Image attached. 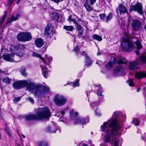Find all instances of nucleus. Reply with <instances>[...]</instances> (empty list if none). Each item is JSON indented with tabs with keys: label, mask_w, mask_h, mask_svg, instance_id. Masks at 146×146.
<instances>
[{
	"label": "nucleus",
	"mask_w": 146,
	"mask_h": 146,
	"mask_svg": "<svg viewBox=\"0 0 146 146\" xmlns=\"http://www.w3.org/2000/svg\"><path fill=\"white\" fill-rule=\"evenodd\" d=\"M121 114V113L118 112H114L112 117L107 121L104 122L101 127L102 131L106 133L104 141L114 146H121L123 142L121 139H117L122 133L119 130L120 126L117 120Z\"/></svg>",
	"instance_id": "obj_1"
},
{
	"label": "nucleus",
	"mask_w": 146,
	"mask_h": 146,
	"mask_svg": "<svg viewBox=\"0 0 146 146\" xmlns=\"http://www.w3.org/2000/svg\"><path fill=\"white\" fill-rule=\"evenodd\" d=\"M13 88L18 89L26 87L30 92L36 97L44 96L49 91L48 88L45 86L37 84L30 80H22L16 81L13 84Z\"/></svg>",
	"instance_id": "obj_2"
},
{
	"label": "nucleus",
	"mask_w": 146,
	"mask_h": 146,
	"mask_svg": "<svg viewBox=\"0 0 146 146\" xmlns=\"http://www.w3.org/2000/svg\"><path fill=\"white\" fill-rule=\"evenodd\" d=\"M10 50L13 53L17 55L19 57L18 60L16 59L15 57V60L14 58V55L13 54H5L2 56L4 60H6L7 61L11 62L15 61L16 62H18L21 61V57H22L25 55L24 50V47L21 45H18L16 46L13 45H11L10 47Z\"/></svg>",
	"instance_id": "obj_3"
},
{
	"label": "nucleus",
	"mask_w": 146,
	"mask_h": 146,
	"mask_svg": "<svg viewBox=\"0 0 146 146\" xmlns=\"http://www.w3.org/2000/svg\"><path fill=\"white\" fill-rule=\"evenodd\" d=\"M51 115L49 108L45 107L38 108L37 114H29L26 116V119L29 121L48 118Z\"/></svg>",
	"instance_id": "obj_4"
},
{
	"label": "nucleus",
	"mask_w": 146,
	"mask_h": 146,
	"mask_svg": "<svg viewBox=\"0 0 146 146\" xmlns=\"http://www.w3.org/2000/svg\"><path fill=\"white\" fill-rule=\"evenodd\" d=\"M78 115V113L77 112H72L71 115L72 117L74 118V123L75 124H81L83 126L89 122L88 118H83L80 117L76 118V117Z\"/></svg>",
	"instance_id": "obj_5"
},
{
	"label": "nucleus",
	"mask_w": 146,
	"mask_h": 146,
	"mask_svg": "<svg viewBox=\"0 0 146 146\" xmlns=\"http://www.w3.org/2000/svg\"><path fill=\"white\" fill-rule=\"evenodd\" d=\"M122 42L123 48L126 51L129 52L133 48V44L130 41L127 35L123 37Z\"/></svg>",
	"instance_id": "obj_6"
},
{
	"label": "nucleus",
	"mask_w": 146,
	"mask_h": 146,
	"mask_svg": "<svg viewBox=\"0 0 146 146\" xmlns=\"http://www.w3.org/2000/svg\"><path fill=\"white\" fill-rule=\"evenodd\" d=\"M17 38L19 41L25 42L31 40L32 36L30 33L23 32L18 33Z\"/></svg>",
	"instance_id": "obj_7"
},
{
	"label": "nucleus",
	"mask_w": 146,
	"mask_h": 146,
	"mask_svg": "<svg viewBox=\"0 0 146 146\" xmlns=\"http://www.w3.org/2000/svg\"><path fill=\"white\" fill-rule=\"evenodd\" d=\"M66 102V99L63 96L59 94L55 96L54 102L57 105L61 106L65 104Z\"/></svg>",
	"instance_id": "obj_8"
},
{
	"label": "nucleus",
	"mask_w": 146,
	"mask_h": 146,
	"mask_svg": "<svg viewBox=\"0 0 146 146\" xmlns=\"http://www.w3.org/2000/svg\"><path fill=\"white\" fill-rule=\"evenodd\" d=\"M142 26V24L139 20L134 19L132 21L131 27L134 31H139Z\"/></svg>",
	"instance_id": "obj_9"
},
{
	"label": "nucleus",
	"mask_w": 146,
	"mask_h": 146,
	"mask_svg": "<svg viewBox=\"0 0 146 146\" xmlns=\"http://www.w3.org/2000/svg\"><path fill=\"white\" fill-rule=\"evenodd\" d=\"M96 0H85L84 5L86 10L88 11H91L93 8L91 6L96 2Z\"/></svg>",
	"instance_id": "obj_10"
},
{
	"label": "nucleus",
	"mask_w": 146,
	"mask_h": 146,
	"mask_svg": "<svg viewBox=\"0 0 146 146\" xmlns=\"http://www.w3.org/2000/svg\"><path fill=\"white\" fill-rule=\"evenodd\" d=\"M54 33V29L52 26L48 25L46 26L44 31V35L45 36L47 37H51L53 36Z\"/></svg>",
	"instance_id": "obj_11"
},
{
	"label": "nucleus",
	"mask_w": 146,
	"mask_h": 146,
	"mask_svg": "<svg viewBox=\"0 0 146 146\" xmlns=\"http://www.w3.org/2000/svg\"><path fill=\"white\" fill-rule=\"evenodd\" d=\"M131 9L134 11H136L140 15H142V7L141 4L139 3H137L135 5L131 6Z\"/></svg>",
	"instance_id": "obj_12"
},
{
	"label": "nucleus",
	"mask_w": 146,
	"mask_h": 146,
	"mask_svg": "<svg viewBox=\"0 0 146 146\" xmlns=\"http://www.w3.org/2000/svg\"><path fill=\"white\" fill-rule=\"evenodd\" d=\"M141 61L138 59L130 63L129 68L131 70H136L138 68V65L141 64Z\"/></svg>",
	"instance_id": "obj_13"
},
{
	"label": "nucleus",
	"mask_w": 146,
	"mask_h": 146,
	"mask_svg": "<svg viewBox=\"0 0 146 146\" xmlns=\"http://www.w3.org/2000/svg\"><path fill=\"white\" fill-rule=\"evenodd\" d=\"M21 14L20 13H18L17 14L16 16H14V15H12L11 17L8 19L7 22L5 26L7 25L8 23H10L12 21H16L21 16Z\"/></svg>",
	"instance_id": "obj_14"
},
{
	"label": "nucleus",
	"mask_w": 146,
	"mask_h": 146,
	"mask_svg": "<svg viewBox=\"0 0 146 146\" xmlns=\"http://www.w3.org/2000/svg\"><path fill=\"white\" fill-rule=\"evenodd\" d=\"M44 44L43 40L40 38L36 39L35 40V44L36 46L40 48L43 46Z\"/></svg>",
	"instance_id": "obj_15"
},
{
	"label": "nucleus",
	"mask_w": 146,
	"mask_h": 146,
	"mask_svg": "<svg viewBox=\"0 0 146 146\" xmlns=\"http://www.w3.org/2000/svg\"><path fill=\"white\" fill-rule=\"evenodd\" d=\"M118 11L120 14H123L127 12V10L124 5L121 4H120L119 5L118 8L117 9V13Z\"/></svg>",
	"instance_id": "obj_16"
},
{
	"label": "nucleus",
	"mask_w": 146,
	"mask_h": 146,
	"mask_svg": "<svg viewBox=\"0 0 146 146\" xmlns=\"http://www.w3.org/2000/svg\"><path fill=\"white\" fill-rule=\"evenodd\" d=\"M32 56L34 57L39 58L40 60L42 61L43 62L44 64H46V61L45 59L42 57L40 54L36 53L34 52H32Z\"/></svg>",
	"instance_id": "obj_17"
},
{
	"label": "nucleus",
	"mask_w": 146,
	"mask_h": 146,
	"mask_svg": "<svg viewBox=\"0 0 146 146\" xmlns=\"http://www.w3.org/2000/svg\"><path fill=\"white\" fill-rule=\"evenodd\" d=\"M116 59L115 58H114L113 60H111L106 65V68L107 70L109 69L112 66L113 64L116 62Z\"/></svg>",
	"instance_id": "obj_18"
},
{
	"label": "nucleus",
	"mask_w": 146,
	"mask_h": 146,
	"mask_svg": "<svg viewBox=\"0 0 146 146\" xmlns=\"http://www.w3.org/2000/svg\"><path fill=\"white\" fill-rule=\"evenodd\" d=\"M40 66L41 68L42 73L43 76L45 78H46L48 77V70L45 67L43 66L42 65H41Z\"/></svg>",
	"instance_id": "obj_19"
},
{
	"label": "nucleus",
	"mask_w": 146,
	"mask_h": 146,
	"mask_svg": "<svg viewBox=\"0 0 146 146\" xmlns=\"http://www.w3.org/2000/svg\"><path fill=\"white\" fill-rule=\"evenodd\" d=\"M85 66H89L91 65L92 64V61L88 56L85 57Z\"/></svg>",
	"instance_id": "obj_20"
},
{
	"label": "nucleus",
	"mask_w": 146,
	"mask_h": 146,
	"mask_svg": "<svg viewBox=\"0 0 146 146\" xmlns=\"http://www.w3.org/2000/svg\"><path fill=\"white\" fill-rule=\"evenodd\" d=\"M135 77L137 79H140L146 77V73L143 72H137L135 74Z\"/></svg>",
	"instance_id": "obj_21"
},
{
	"label": "nucleus",
	"mask_w": 146,
	"mask_h": 146,
	"mask_svg": "<svg viewBox=\"0 0 146 146\" xmlns=\"http://www.w3.org/2000/svg\"><path fill=\"white\" fill-rule=\"evenodd\" d=\"M123 70L121 66H120L117 67L114 72V74L115 76H117L120 72Z\"/></svg>",
	"instance_id": "obj_22"
},
{
	"label": "nucleus",
	"mask_w": 146,
	"mask_h": 146,
	"mask_svg": "<svg viewBox=\"0 0 146 146\" xmlns=\"http://www.w3.org/2000/svg\"><path fill=\"white\" fill-rule=\"evenodd\" d=\"M77 30L78 31L79 36H81L83 34V29L82 27L80 25H77L76 27Z\"/></svg>",
	"instance_id": "obj_23"
},
{
	"label": "nucleus",
	"mask_w": 146,
	"mask_h": 146,
	"mask_svg": "<svg viewBox=\"0 0 146 146\" xmlns=\"http://www.w3.org/2000/svg\"><path fill=\"white\" fill-rule=\"evenodd\" d=\"M92 38L94 40L99 41H101L102 40V37L96 34H94L92 36Z\"/></svg>",
	"instance_id": "obj_24"
},
{
	"label": "nucleus",
	"mask_w": 146,
	"mask_h": 146,
	"mask_svg": "<svg viewBox=\"0 0 146 146\" xmlns=\"http://www.w3.org/2000/svg\"><path fill=\"white\" fill-rule=\"evenodd\" d=\"M95 88L97 90H98L97 92V94L98 96H101V97H103V95L102 94V92L101 90V88L100 86L98 85L97 86H96Z\"/></svg>",
	"instance_id": "obj_25"
},
{
	"label": "nucleus",
	"mask_w": 146,
	"mask_h": 146,
	"mask_svg": "<svg viewBox=\"0 0 146 146\" xmlns=\"http://www.w3.org/2000/svg\"><path fill=\"white\" fill-rule=\"evenodd\" d=\"M52 20H54L55 21H57L59 19V16L56 13H54L53 14L52 16Z\"/></svg>",
	"instance_id": "obj_26"
},
{
	"label": "nucleus",
	"mask_w": 146,
	"mask_h": 146,
	"mask_svg": "<svg viewBox=\"0 0 146 146\" xmlns=\"http://www.w3.org/2000/svg\"><path fill=\"white\" fill-rule=\"evenodd\" d=\"M127 62V60L124 58H120L117 62V63L119 64H125Z\"/></svg>",
	"instance_id": "obj_27"
},
{
	"label": "nucleus",
	"mask_w": 146,
	"mask_h": 146,
	"mask_svg": "<svg viewBox=\"0 0 146 146\" xmlns=\"http://www.w3.org/2000/svg\"><path fill=\"white\" fill-rule=\"evenodd\" d=\"M135 43L137 49L139 50L142 48V46L140 42L139 41H137L135 42Z\"/></svg>",
	"instance_id": "obj_28"
},
{
	"label": "nucleus",
	"mask_w": 146,
	"mask_h": 146,
	"mask_svg": "<svg viewBox=\"0 0 146 146\" xmlns=\"http://www.w3.org/2000/svg\"><path fill=\"white\" fill-rule=\"evenodd\" d=\"M63 28L67 31H72L74 29V27L72 26H64Z\"/></svg>",
	"instance_id": "obj_29"
},
{
	"label": "nucleus",
	"mask_w": 146,
	"mask_h": 146,
	"mask_svg": "<svg viewBox=\"0 0 146 146\" xmlns=\"http://www.w3.org/2000/svg\"><path fill=\"white\" fill-rule=\"evenodd\" d=\"M112 14L111 13H110L109 15L106 17V22L108 23L112 19Z\"/></svg>",
	"instance_id": "obj_30"
},
{
	"label": "nucleus",
	"mask_w": 146,
	"mask_h": 146,
	"mask_svg": "<svg viewBox=\"0 0 146 146\" xmlns=\"http://www.w3.org/2000/svg\"><path fill=\"white\" fill-rule=\"evenodd\" d=\"M11 80V79L10 78H9L8 77L4 78H3L2 80V81L3 82L6 83H10Z\"/></svg>",
	"instance_id": "obj_31"
},
{
	"label": "nucleus",
	"mask_w": 146,
	"mask_h": 146,
	"mask_svg": "<svg viewBox=\"0 0 146 146\" xmlns=\"http://www.w3.org/2000/svg\"><path fill=\"white\" fill-rule=\"evenodd\" d=\"M5 130L8 135L9 136L11 137L12 135V131L10 130L8 127H6L5 128Z\"/></svg>",
	"instance_id": "obj_32"
},
{
	"label": "nucleus",
	"mask_w": 146,
	"mask_h": 146,
	"mask_svg": "<svg viewBox=\"0 0 146 146\" xmlns=\"http://www.w3.org/2000/svg\"><path fill=\"white\" fill-rule=\"evenodd\" d=\"M20 72L21 75L23 76H26L27 74L25 68H21L20 70Z\"/></svg>",
	"instance_id": "obj_33"
},
{
	"label": "nucleus",
	"mask_w": 146,
	"mask_h": 146,
	"mask_svg": "<svg viewBox=\"0 0 146 146\" xmlns=\"http://www.w3.org/2000/svg\"><path fill=\"white\" fill-rule=\"evenodd\" d=\"M127 82L130 86H134V84L133 82V80L132 79H129Z\"/></svg>",
	"instance_id": "obj_34"
},
{
	"label": "nucleus",
	"mask_w": 146,
	"mask_h": 146,
	"mask_svg": "<svg viewBox=\"0 0 146 146\" xmlns=\"http://www.w3.org/2000/svg\"><path fill=\"white\" fill-rule=\"evenodd\" d=\"M79 79H77L73 82V85L75 87H78L79 86Z\"/></svg>",
	"instance_id": "obj_35"
},
{
	"label": "nucleus",
	"mask_w": 146,
	"mask_h": 146,
	"mask_svg": "<svg viewBox=\"0 0 146 146\" xmlns=\"http://www.w3.org/2000/svg\"><path fill=\"white\" fill-rule=\"evenodd\" d=\"M133 123L136 126L139 125V122L137 119H134L133 120Z\"/></svg>",
	"instance_id": "obj_36"
},
{
	"label": "nucleus",
	"mask_w": 146,
	"mask_h": 146,
	"mask_svg": "<svg viewBox=\"0 0 146 146\" xmlns=\"http://www.w3.org/2000/svg\"><path fill=\"white\" fill-rule=\"evenodd\" d=\"M48 145V143L46 141H42L40 143V145L41 146H47Z\"/></svg>",
	"instance_id": "obj_37"
},
{
	"label": "nucleus",
	"mask_w": 146,
	"mask_h": 146,
	"mask_svg": "<svg viewBox=\"0 0 146 146\" xmlns=\"http://www.w3.org/2000/svg\"><path fill=\"white\" fill-rule=\"evenodd\" d=\"M106 16V15L105 13H102L99 15L100 19L102 20H104Z\"/></svg>",
	"instance_id": "obj_38"
},
{
	"label": "nucleus",
	"mask_w": 146,
	"mask_h": 146,
	"mask_svg": "<svg viewBox=\"0 0 146 146\" xmlns=\"http://www.w3.org/2000/svg\"><path fill=\"white\" fill-rule=\"evenodd\" d=\"M26 100H29L32 103H34V100L31 97H29L27 98L26 99Z\"/></svg>",
	"instance_id": "obj_39"
},
{
	"label": "nucleus",
	"mask_w": 146,
	"mask_h": 146,
	"mask_svg": "<svg viewBox=\"0 0 146 146\" xmlns=\"http://www.w3.org/2000/svg\"><path fill=\"white\" fill-rule=\"evenodd\" d=\"M46 60H48L49 62H51L52 60V57H48V56L47 55H46Z\"/></svg>",
	"instance_id": "obj_40"
},
{
	"label": "nucleus",
	"mask_w": 146,
	"mask_h": 146,
	"mask_svg": "<svg viewBox=\"0 0 146 146\" xmlns=\"http://www.w3.org/2000/svg\"><path fill=\"white\" fill-rule=\"evenodd\" d=\"M78 50V46H76L73 50V51L76 53H77Z\"/></svg>",
	"instance_id": "obj_41"
},
{
	"label": "nucleus",
	"mask_w": 146,
	"mask_h": 146,
	"mask_svg": "<svg viewBox=\"0 0 146 146\" xmlns=\"http://www.w3.org/2000/svg\"><path fill=\"white\" fill-rule=\"evenodd\" d=\"M141 60L142 62L146 63V57L142 56L141 58Z\"/></svg>",
	"instance_id": "obj_42"
},
{
	"label": "nucleus",
	"mask_w": 146,
	"mask_h": 146,
	"mask_svg": "<svg viewBox=\"0 0 146 146\" xmlns=\"http://www.w3.org/2000/svg\"><path fill=\"white\" fill-rule=\"evenodd\" d=\"M21 98V97H20L16 98L13 100V101L15 103H17L20 100Z\"/></svg>",
	"instance_id": "obj_43"
},
{
	"label": "nucleus",
	"mask_w": 146,
	"mask_h": 146,
	"mask_svg": "<svg viewBox=\"0 0 146 146\" xmlns=\"http://www.w3.org/2000/svg\"><path fill=\"white\" fill-rule=\"evenodd\" d=\"M15 0H7V2L10 5H12L14 2Z\"/></svg>",
	"instance_id": "obj_44"
},
{
	"label": "nucleus",
	"mask_w": 146,
	"mask_h": 146,
	"mask_svg": "<svg viewBox=\"0 0 146 146\" xmlns=\"http://www.w3.org/2000/svg\"><path fill=\"white\" fill-rule=\"evenodd\" d=\"M47 131L48 132H52V133H55L56 132V130H55L54 131H53L52 130H51V128L50 127H47Z\"/></svg>",
	"instance_id": "obj_45"
},
{
	"label": "nucleus",
	"mask_w": 146,
	"mask_h": 146,
	"mask_svg": "<svg viewBox=\"0 0 146 146\" xmlns=\"http://www.w3.org/2000/svg\"><path fill=\"white\" fill-rule=\"evenodd\" d=\"M52 1H53L54 2L58 3L59 2H62L64 0H51Z\"/></svg>",
	"instance_id": "obj_46"
},
{
	"label": "nucleus",
	"mask_w": 146,
	"mask_h": 146,
	"mask_svg": "<svg viewBox=\"0 0 146 146\" xmlns=\"http://www.w3.org/2000/svg\"><path fill=\"white\" fill-rule=\"evenodd\" d=\"M72 15H70L69 16L68 18V21H69L70 23L72 21Z\"/></svg>",
	"instance_id": "obj_47"
},
{
	"label": "nucleus",
	"mask_w": 146,
	"mask_h": 146,
	"mask_svg": "<svg viewBox=\"0 0 146 146\" xmlns=\"http://www.w3.org/2000/svg\"><path fill=\"white\" fill-rule=\"evenodd\" d=\"M81 54L85 56V58L88 56L87 54L84 51H83L81 53Z\"/></svg>",
	"instance_id": "obj_48"
},
{
	"label": "nucleus",
	"mask_w": 146,
	"mask_h": 146,
	"mask_svg": "<svg viewBox=\"0 0 146 146\" xmlns=\"http://www.w3.org/2000/svg\"><path fill=\"white\" fill-rule=\"evenodd\" d=\"M98 104L96 102H93L91 104V106L92 107H94L95 106H97Z\"/></svg>",
	"instance_id": "obj_49"
},
{
	"label": "nucleus",
	"mask_w": 146,
	"mask_h": 146,
	"mask_svg": "<svg viewBox=\"0 0 146 146\" xmlns=\"http://www.w3.org/2000/svg\"><path fill=\"white\" fill-rule=\"evenodd\" d=\"M142 138L143 139H144L145 140V139H146V133H145L142 136Z\"/></svg>",
	"instance_id": "obj_50"
},
{
	"label": "nucleus",
	"mask_w": 146,
	"mask_h": 146,
	"mask_svg": "<svg viewBox=\"0 0 146 146\" xmlns=\"http://www.w3.org/2000/svg\"><path fill=\"white\" fill-rule=\"evenodd\" d=\"M96 114L98 116H99L100 115V113L97 111V110H96L95 111Z\"/></svg>",
	"instance_id": "obj_51"
},
{
	"label": "nucleus",
	"mask_w": 146,
	"mask_h": 146,
	"mask_svg": "<svg viewBox=\"0 0 146 146\" xmlns=\"http://www.w3.org/2000/svg\"><path fill=\"white\" fill-rule=\"evenodd\" d=\"M72 21L73 22L74 24L77 25L78 24L77 22H76V20L75 19H72Z\"/></svg>",
	"instance_id": "obj_52"
},
{
	"label": "nucleus",
	"mask_w": 146,
	"mask_h": 146,
	"mask_svg": "<svg viewBox=\"0 0 146 146\" xmlns=\"http://www.w3.org/2000/svg\"><path fill=\"white\" fill-rule=\"evenodd\" d=\"M20 137L22 136L24 138H25V136L23 134H21V135H20Z\"/></svg>",
	"instance_id": "obj_53"
},
{
	"label": "nucleus",
	"mask_w": 146,
	"mask_h": 146,
	"mask_svg": "<svg viewBox=\"0 0 146 146\" xmlns=\"http://www.w3.org/2000/svg\"><path fill=\"white\" fill-rule=\"evenodd\" d=\"M63 119H64L63 118H62V117H61V118L60 119V121H62V122H64Z\"/></svg>",
	"instance_id": "obj_54"
},
{
	"label": "nucleus",
	"mask_w": 146,
	"mask_h": 146,
	"mask_svg": "<svg viewBox=\"0 0 146 146\" xmlns=\"http://www.w3.org/2000/svg\"><path fill=\"white\" fill-rule=\"evenodd\" d=\"M61 113L62 115H64L65 114L64 112L63 111H61Z\"/></svg>",
	"instance_id": "obj_55"
},
{
	"label": "nucleus",
	"mask_w": 146,
	"mask_h": 146,
	"mask_svg": "<svg viewBox=\"0 0 146 146\" xmlns=\"http://www.w3.org/2000/svg\"><path fill=\"white\" fill-rule=\"evenodd\" d=\"M135 53H136V54H137V55H138L139 53V52H138V51H135Z\"/></svg>",
	"instance_id": "obj_56"
},
{
	"label": "nucleus",
	"mask_w": 146,
	"mask_h": 146,
	"mask_svg": "<svg viewBox=\"0 0 146 146\" xmlns=\"http://www.w3.org/2000/svg\"><path fill=\"white\" fill-rule=\"evenodd\" d=\"M55 115V116H57V117H59V114L58 113H57V114H56Z\"/></svg>",
	"instance_id": "obj_57"
},
{
	"label": "nucleus",
	"mask_w": 146,
	"mask_h": 146,
	"mask_svg": "<svg viewBox=\"0 0 146 146\" xmlns=\"http://www.w3.org/2000/svg\"><path fill=\"white\" fill-rule=\"evenodd\" d=\"M70 85V84L69 83H67L65 84H64V86H65L66 85Z\"/></svg>",
	"instance_id": "obj_58"
},
{
	"label": "nucleus",
	"mask_w": 146,
	"mask_h": 146,
	"mask_svg": "<svg viewBox=\"0 0 146 146\" xmlns=\"http://www.w3.org/2000/svg\"><path fill=\"white\" fill-rule=\"evenodd\" d=\"M101 54V53L100 52H98L97 53V55L98 56L100 55Z\"/></svg>",
	"instance_id": "obj_59"
},
{
	"label": "nucleus",
	"mask_w": 146,
	"mask_h": 146,
	"mask_svg": "<svg viewBox=\"0 0 146 146\" xmlns=\"http://www.w3.org/2000/svg\"><path fill=\"white\" fill-rule=\"evenodd\" d=\"M89 143L90 144H91L92 143V141L90 140L89 141Z\"/></svg>",
	"instance_id": "obj_60"
},
{
	"label": "nucleus",
	"mask_w": 146,
	"mask_h": 146,
	"mask_svg": "<svg viewBox=\"0 0 146 146\" xmlns=\"http://www.w3.org/2000/svg\"><path fill=\"white\" fill-rule=\"evenodd\" d=\"M20 0H18V1H17V4H19V2Z\"/></svg>",
	"instance_id": "obj_61"
},
{
	"label": "nucleus",
	"mask_w": 146,
	"mask_h": 146,
	"mask_svg": "<svg viewBox=\"0 0 146 146\" xmlns=\"http://www.w3.org/2000/svg\"><path fill=\"white\" fill-rule=\"evenodd\" d=\"M89 94H90V92H87V93L86 95H87V96H88V95H89Z\"/></svg>",
	"instance_id": "obj_62"
},
{
	"label": "nucleus",
	"mask_w": 146,
	"mask_h": 146,
	"mask_svg": "<svg viewBox=\"0 0 146 146\" xmlns=\"http://www.w3.org/2000/svg\"><path fill=\"white\" fill-rule=\"evenodd\" d=\"M140 89L139 88H138L137 89V92H139V91Z\"/></svg>",
	"instance_id": "obj_63"
},
{
	"label": "nucleus",
	"mask_w": 146,
	"mask_h": 146,
	"mask_svg": "<svg viewBox=\"0 0 146 146\" xmlns=\"http://www.w3.org/2000/svg\"><path fill=\"white\" fill-rule=\"evenodd\" d=\"M2 38H3L2 36V35H1V36L0 37V38L1 39Z\"/></svg>",
	"instance_id": "obj_64"
}]
</instances>
